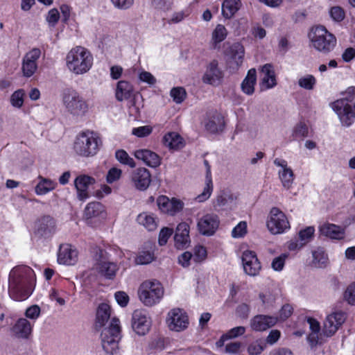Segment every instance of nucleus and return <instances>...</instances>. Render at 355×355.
<instances>
[{
	"mask_svg": "<svg viewBox=\"0 0 355 355\" xmlns=\"http://www.w3.org/2000/svg\"><path fill=\"white\" fill-rule=\"evenodd\" d=\"M222 71L218 68V62L216 60L211 61L207 67L205 73L202 77L205 83L216 85L223 78Z\"/></svg>",
	"mask_w": 355,
	"mask_h": 355,
	"instance_id": "21",
	"label": "nucleus"
},
{
	"mask_svg": "<svg viewBox=\"0 0 355 355\" xmlns=\"http://www.w3.org/2000/svg\"><path fill=\"white\" fill-rule=\"evenodd\" d=\"M355 87H349L343 97L332 103V108L338 114L343 125L349 127L355 120Z\"/></svg>",
	"mask_w": 355,
	"mask_h": 355,
	"instance_id": "2",
	"label": "nucleus"
},
{
	"mask_svg": "<svg viewBox=\"0 0 355 355\" xmlns=\"http://www.w3.org/2000/svg\"><path fill=\"white\" fill-rule=\"evenodd\" d=\"M173 234V230L168 227H164L161 230L159 234V239L158 242L160 245H164L168 239V238L171 236V235Z\"/></svg>",
	"mask_w": 355,
	"mask_h": 355,
	"instance_id": "60",
	"label": "nucleus"
},
{
	"mask_svg": "<svg viewBox=\"0 0 355 355\" xmlns=\"http://www.w3.org/2000/svg\"><path fill=\"white\" fill-rule=\"evenodd\" d=\"M77 252L70 245L62 244L60 246L58 261L60 263L73 265L77 260Z\"/></svg>",
	"mask_w": 355,
	"mask_h": 355,
	"instance_id": "25",
	"label": "nucleus"
},
{
	"mask_svg": "<svg viewBox=\"0 0 355 355\" xmlns=\"http://www.w3.org/2000/svg\"><path fill=\"white\" fill-rule=\"evenodd\" d=\"M60 19V13L56 8L51 9L46 17V21L49 23V26L54 27L58 22Z\"/></svg>",
	"mask_w": 355,
	"mask_h": 355,
	"instance_id": "56",
	"label": "nucleus"
},
{
	"mask_svg": "<svg viewBox=\"0 0 355 355\" xmlns=\"http://www.w3.org/2000/svg\"><path fill=\"white\" fill-rule=\"evenodd\" d=\"M309 129L307 125L302 123L300 122L296 124L293 129V136L295 138H304L308 136Z\"/></svg>",
	"mask_w": 355,
	"mask_h": 355,
	"instance_id": "47",
	"label": "nucleus"
},
{
	"mask_svg": "<svg viewBox=\"0 0 355 355\" xmlns=\"http://www.w3.org/2000/svg\"><path fill=\"white\" fill-rule=\"evenodd\" d=\"M113 6L119 10H128L132 7L134 0H110Z\"/></svg>",
	"mask_w": 355,
	"mask_h": 355,
	"instance_id": "57",
	"label": "nucleus"
},
{
	"mask_svg": "<svg viewBox=\"0 0 355 355\" xmlns=\"http://www.w3.org/2000/svg\"><path fill=\"white\" fill-rule=\"evenodd\" d=\"M152 132V128L148 125L141 126L132 129V134L138 137H144Z\"/></svg>",
	"mask_w": 355,
	"mask_h": 355,
	"instance_id": "62",
	"label": "nucleus"
},
{
	"mask_svg": "<svg viewBox=\"0 0 355 355\" xmlns=\"http://www.w3.org/2000/svg\"><path fill=\"white\" fill-rule=\"evenodd\" d=\"M242 263L245 272L250 276H256L259 274L261 266L253 251L246 250L242 254Z\"/></svg>",
	"mask_w": 355,
	"mask_h": 355,
	"instance_id": "15",
	"label": "nucleus"
},
{
	"mask_svg": "<svg viewBox=\"0 0 355 355\" xmlns=\"http://www.w3.org/2000/svg\"><path fill=\"white\" fill-rule=\"evenodd\" d=\"M247 234V223L245 221H241L235 226L232 231L233 238H241Z\"/></svg>",
	"mask_w": 355,
	"mask_h": 355,
	"instance_id": "50",
	"label": "nucleus"
},
{
	"mask_svg": "<svg viewBox=\"0 0 355 355\" xmlns=\"http://www.w3.org/2000/svg\"><path fill=\"white\" fill-rule=\"evenodd\" d=\"M155 259L154 254L149 251H142L135 258L137 265H144L151 263Z\"/></svg>",
	"mask_w": 355,
	"mask_h": 355,
	"instance_id": "45",
	"label": "nucleus"
},
{
	"mask_svg": "<svg viewBox=\"0 0 355 355\" xmlns=\"http://www.w3.org/2000/svg\"><path fill=\"white\" fill-rule=\"evenodd\" d=\"M97 270L105 278L113 279L116 276L119 267L114 262L102 261L98 264Z\"/></svg>",
	"mask_w": 355,
	"mask_h": 355,
	"instance_id": "34",
	"label": "nucleus"
},
{
	"mask_svg": "<svg viewBox=\"0 0 355 355\" xmlns=\"http://www.w3.org/2000/svg\"><path fill=\"white\" fill-rule=\"evenodd\" d=\"M95 182L96 180L94 178L87 175H80L75 179L74 185L77 191V198L79 200L85 201L89 197V187Z\"/></svg>",
	"mask_w": 355,
	"mask_h": 355,
	"instance_id": "20",
	"label": "nucleus"
},
{
	"mask_svg": "<svg viewBox=\"0 0 355 355\" xmlns=\"http://www.w3.org/2000/svg\"><path fill=\"white\" fill-rule=\"evenodd\" d=\"M137 222L144 226L148 230L153 231L157 227L155 218L153 215L141 213L137 216Z\"/></svg>",
	"mask_w": 355,
	"mask_h": 355,
	"instance_id": "42",
	"label": "nucleus"
},
{
	"mask_svg": "<svg viewBox=\"0 0 355 355\" xmlns=\"http://www.w3.org/2000/svg\"><path fill=\"white\" fill-rule=\"evenodd\" d=\"M315 84L316 79L313 75L311 74L302 76L298 80L299 86L306 90H312L314 88Z\"/></svg>",
	"mask_w": 355,
	"mask_h": 355,
	"instance_id": "44",
	"label": "nucleus"
},
{
	"mask_svg": "<svg viewBox=\"0 0 355 355\" xmlns=\"http://www.w3.org/2000/svg\"><path fill=\"white\" fill-rule=\"evenodd\" d=\"M172 4L171 0H152V6L159 10H167Z\"/></svg>",
	"mask_w": 355,
	"mask_h": 355,
	"instance_id": "63",
	"label": "nucleus"
},
{
	"mask_svg": "<svg viewBox=\"0 0 355 355\" xmlns=\"http://www.w3.org/2000/svg\"><path fill=\"white\" fill-rule=\"evenodd\" d=\"M274 164L281 169L278 172L279 178L282 186L289 189L294 181V173L291 167L288 166L287 162L284 159L276 158L273 162Z\"/></svg>",
	"mask_w": 355,
	"mask_h": 355,
	"instance_id": "16",
	"label": "nucleus"
},
{
	"mask_svg": "<svg viewBox=\"0 0 355 355\" xmlns=\"http://www.w3.org/2000/svg\"><path fill=\"white\" fill-rule=\"evenodd\" d=\"M320 234L331 239L341 240L345 236V230L335 224L324 223L319 227Z\"/></svg>",
	"mask_w": 355,
	"mask_h": 355,
	"instance_id": "26",
	"label": "nucleus"
},
{
	"mask_svg": "<svg viewBox=\"0 0 355 355\" xmlns=\"http://www.w3.org/2000/svg\"><path fill=\"white\" fill-rule=\"evenodd\" d=\"M257 82V71L255 69H250L241 83V90L247 95H252L254 92V86Z\"/></svg>",
	"mask_w": 355,
	"mask_h": 355,
	"instance_id": "31",
	"label": "nucleus"
},
{
	"mask_svg": "<svg viewBox=\"0 0 355 355\" xmlns=\"http://www.w3.org/2000/svg\"><path fill=\"white\" fill-rule=\"evenodd\" d=\"M287 255L285 254H282L280 256L275 258L271 263L272 268L276 271L282 270Z\"/></svg>",
	"mask_w": 355,
	"mask_h": 355,
	"instance_id": "58",
	"label": "nucleus"
},
{
	"mask_svg": "<svg viewBox=\"0 0 355 355\" xmlns=\"http://www.w3.org/2000/svg\"><path fill=\"white\" fill-rule=\"evenodd\" d=\"M55 220L50 216H44L38 218L34 225V234L35 236L48 239L55 232Z\"/></svg>",
	"mask_w": 355,
	"mask_h": 355,
	"instance_id": "11",
	"label": "nucleus"
},
{
	"mask_svg": "<svg viewBox=\"0 0 355 355\" xmlns=\"http://www.w3.org/2000/svg\"><path fill=\"white\" fill-rule=\"evenodd\" d=\"M135 157L147 166L156 168L161 164V157L155 152L148 149H139L134 152Z\"/></svg>",
	"mask_w": 355,
	"mask_h": 355,
	"instance_id": "24",
	"label": "nucleus"
},
{
	"mask_svg": "<svg viewBox=\"0 0 355 355\" xmlns=\"http://www.w3.org/2000/svg\"><path fill=\"white\" fill-rule=\"evenodd\" d=\"M101 145V139L98 134L93 131H84L79 133L74 141L73 149L76 154L82 157L95 155Z\"/></svg>",
	"mask_w": 355,
	"mask_h": 355,
	"instance_id": "4",
	"label": "nucleus"
},
{
	"mask_svg": "<svg viewBox=\"0 0 355 355\" xmlns=\"http://www.w3.org/2000/svg\"><path fill=\"white\" fill-rule=\"evenodd\" d=\"M66 62L70 71L80 75L90 69L93 64V56L85 48L76 46L67 53Z\"/></svg>",
	"mask_w": 355,
	"mask_h": 355,
	"instance_id": "3",
	"label": "nucleus"
},
{
	"mask_svg": "<svg viewBox=\"0 0 355 355\" xmlns=\"http://www.w3.org/2000/svg\"><path fill=\"white\" fill-rule=\"evenodd\" d=\"M104 212V207L99 202H91L88 203L85 209L84 215L87 219L96 218Z\"/></svg>",
	"mask_w": 355,
	"mask_h": 355,
	"instance_id": "38",
	"label": "nucleus"
},
{
	"mask_svg": "<svg viewBox=\"0 0 355 355\" xmlns=\"http://www.w3.org/2000/svg\"><path fill=\"white\" fill-rule=\"evenodd\" d=\"M329 14L331 17L336 21H343L345 16L344 10L340 6L332 7L330 9Z\"/></svg>",
	"mask_w": 355,
	"mask_h": 355,
	"instance_id": "53",
	"label": "nucleus"
},
{
	"mask_svg": "<svg viewBox=\"0 0 355 355\" xmlns=\"http://www.w3.org/2000/svg\"><path fill=\"white\" fill-rule=\"evenodd\" d=\"M33 324L26 318H19L14 325L12 330L19 338H27L32 331Z\"/></svg>",
	"mask_w": 355,
	"mask_h": 355,
	"instance_id": "29",
	"label": "nucleus"
},
{
	"mask_svg": "<svg viewBox=\"0 0 355 355\" xmlns=\"http://www.w3.org/2000/svg\"><path fill=\"white\" fill-rule=\"evenodd\" d=\"M231 59L234 60L237 67L243 62L244 57V47L240 43H234L230 46Z\"/></svg>",
	"mask_w": 355,
	"mask_h": 355,
	"instance_id": "40",
	"label": "nucleus"
},
{
	"mask_svg": "<svg viewBox=\"0 0 355 355\" xmlns=\"http://www.w3.org/2000/svg\"><path fill=\"white\" fill-rule=\"evenodd\" d=\"M277 319L275 317L257 315L250 320L251 328L256 331H265L277 323Z\"/></svg>",
	"mask_w": 355,
	"mask_h": 355,
	"instance_id": "23",
	"label": "nucleus"
},
{
	"mask_svg": "<svg viewBox=\"0 0 355 355\" xmlns=\"http://www.w3.org/2000/svg\"><path fill=\"white\" fill-rule=\"evenodd\" d=\"M225 127L223 117L218 114L211 116L205 123L206 130L210 133L215 134L222 132Z\"/></svg>",
	"mask_w": 355,
	"mask_h": 355,
	"instance_id": "33",
	"label": "nucleus"
},
{
	"mask_svg": "<svg viewBox=\"0 0 355 355\" xmlns=\"http://www.w3.org/2000/svg\"><path fill=\"white\" fill-rule=\"evenodd\" d=\"M241 6V0H225L222 4V15L225 19H231Z\"/></svg>",
	"mask_w": 355,
	"mask_h": 355,
	"instance_id": "36",
	"label": "nucleus"
},
{
	"mask_svg": "<svg viewBox=\"0 0 355 355\" xmlns=\"http://www.w3.org/2000/svg\"><path fill=\"white\" fill-rule=\"evenodd\" d=\"M110 316L111 308L110 305L106 303L99 304L96 315V328H101L104 327L110 319Z\"/></svg>",
	"mask_w": 355,
	"mask_h": 355,
	"instance_id": "28",
	"label": "nucleus"
},
{
	"mask_svg": "<svg viewBox=\"0 0 355 355\" xmlns=\"http://www.w3.org/2000/svg\"><path fill=\"white\" fill-rule=\"evenodd\" d=\"M41 309L38 305L34 304L26 309L25 315L27 318L36 320L40 315Z\"/></svg>",
	"mask_w": 355,
	"mask_h": 355,
	"instance_id": "54",
	"label": "nucleus"
},
{
	"mask_svg": "<svg viewBox=\"0 0 355 355\" xmlns=\"http://www.w3.org/2000/svg\"><path fill=\"white\" fill-rule=\"evenodd\" d=\"M207 250L202 245H197L194 248L193 259L196 262H202L207 257Z\"/></svg>",
	"mask_w": 355,
	"mask_h": 355,
	"instance_id": "51",
	"label": "nucleus"
},
{
	"mask_svg": "<svg viewBox=\"0 0 355 355\" xmlns=\"http://www.w3.org/2000/svg\"><path fill=\"white\" fill-rule=\"evenodd\" d=\"M313 265L316 268H324L327 266L328 257L322 248H318L312 252Z\"/></svg>",
	"mask_w": 355,
	"mask_h": 355,
	"instance_id": "41",
	"label": "nucleus"
},
{
	"mask_svg": "<svg viewBox=\"0 0 355 355\" xmlns=\"http://www.w3.org/2000/svg\"><path fill=\"white\" fill-rule=\"evenodd\" d=\"M157 204L162 212L167 213L171 216L180 212L184 207V203L181 200L175 198L170 200L164 196H159L157 198Z\"/></svg>",
	"mask_w": 355,
	"mask_h": 355,
	"instance_id": "18",
	"label": "nucleus"
},
{
	"mask_svg": "<svg viewBox=\"0 0 355 355\" xmlns=\"http://www.w3.org/2000/svg\"><path fill=\"white\" fill-rule=\"evenodd\" d=\"M182 139L176 132H168L164 135L163 143L165 146L171 149H179L182 146Z\"/></svg>",
	"mask_w": 355,
	"mask_h": 355,
	"instance_id": "39",
	"label": "nucleus"
},
{
	"mask_svg": "<svg viewBox=\"0 0 355 355\" xmlns=\"http://www.w3.org/2000/svg\"><path fill=\"white\" fill-rule=\"evenodd\" d=\"M265 345L261 340H255L248 347V355H259L264 349Z\"/></svg>",
	"mask_w": 355,
	"mask_h": 355,
	"instance_id": "46",
	"label": "nucleus"
},
{
	"mask_svg": "<svg viewBox=\"0 0 355 355\" xmlns=\"http://www.w3.org/2000/svg\"><path fill=\"white\" fill-rule=\"evenodd\" d=\"M206 167L205 186L203 191L196 197V200L201 202L207 200L211 196L213 191V183L211 175V167L207 160H204Z\"/></svg>",
	"mask_w": 355,
	"mask_h": 355,
	"instance_id": "27",
	"label": "nucleus"
},
{
	"mask_svg": "<svg viewBox=\"0 0 355 355\" xmlns=\"http://www.w3.org/2000/svg\"><path fill=\"white\" fill-rule=\"evenodd\" d=\"M311 44L318 51L327 54L336 45V38L323 26H318L313 28L310 35Z\"/></svg>",
	"mask_w": 355,
	"mask_h": 355,
	"instance_id": "6",
	"label": "nucleus"
},
{
	"mask_svg": "<svg viewBox=\"0 0 355 355\" xmlns=\"http://www.w3.org/2000/svg\"><path fill=\"white\" fill-rule=\"evenodd\" d=\"M35 285L34 271L27 266L13 268L9 274L8 293L15 301H23L32 293Z\"/></svg>",
	"mask_w": 355,
	"mask_h": 355,
	"instance_id": "1",
	"label": "nucleus"
},
{
	"mask_svg": "<svg viewBox=\"0 0 355 355\" xmlns=\"http://www.w3.org/2000/svg\"><path fill=\"white\" fill-rule=\"evenodd\" d=\"M344 299L351 305H355V282L349 284L344 293Z\"/></svg>",
	"mask_w": 355,
	"mask_h": 355,
	"instance_id": "52",
	"label": "nucleus"
},
{
	"mask_svg": "<svg viewBox=\"0 0 355 355\" xmlns=\"http://www.w3.org/2000/svg\"><path fill=\"white\" fill-rule=\"evenodd\" d=\"M131 180L137 189L144 191L151 182V175L147 168L140 167L132 172Z\"/></svg>",
	"mask_w": 355,
	"mask_h": 355,
	"instance_id": "19",
	"label": "nucleus"
},
{
	"mask_svg": "<svg viewBox=\"0 0 355 355\" xmlns=\"http://www.w3.org/2000/svg\"><path fill=\"white\" fill-rule=\"evenodd\" d=\"M262 83L267 89L272 88L277 85L273 67L270 64H264L261 69Z\"/></svg>",
	"mask_w": 355,
	"mask_h": 355,
	"instance_id": "30",
	"label": "nucleus"
},
{
	"mask_svg": "<svg viewBox=\"0 0 355 355\" xmlns=\"http://www.w3.org/2000/svg\"><path fill=\"white\" fill-rule=\"evenodd\" d=\"M41 55V51L38 48H33L27 52L22 59L21 71L26 78H30L37 69V62Z\"/></svg>",
	"mask_w": 355,
	"mask_h": 355,
	"instance_id": "12",
	"label": "nucleus"
},
{
	"mask_svg": "<svg viewBox=\"0 0 355 355\" xmlns=\"http://www.w3.org/2000/svg\"><path fill=\"white\" fill-rule=\"evenodd\" d=\"M245 332V328L243 326L236 327L229 330L226 335L229 339L237 338L238 336H242Z\"/></svg>",
	"mask_w": 355,
	"mask_h": 355,
	"instance_id": "64",
	"label": "nucleus"
},
{
	"mask_svg": "<svg viewBox=\"0 0 355 355\" xmlns=\"http://www.w3.org/2000/svg\"><path fill=\"white\" fill-rule=\"evenodd\" d=\"M11 104L16 107H20L24 103V92L23 90H17L15 92L10 98Z\"/></svg>",
	"mask_w": 355,
	"mask_h": 355,
	"instance_id": "55",
	"label": "nucleus"
},
{
	"mask_svg": "<svg viewBox=\"0 0 355 355\" xmlns=\"http://www.w3.org/2000/svg\"><path fill=\"white\" fill-rule=\"evenodd\" d=\"M166 322L171 330L181 331L187 328L189 318L183 309L175 308L168 312Z\"/></svg>",
	"mask_w": 355,
	"mask_h": 355,
	"instance_id": "10",
	"label": "nucleus"
},
{
	"mask_svg": "<svg viewBox=\"0 0 355 355\" xmlns=\"http://www.w3.org/2000/svg\"><path fill=\"white\" fill-rule=\"evenodd\" d=\"M218 217L214 214H207L202 216L197 224L199 232L205 236L213 235L218 229Z\"/></svg>",
	"mask_w": 355,
	"mask_h": 355,
	"instance_id": "17",
	"label": "nucleus"
},
{
	"mask_svg": "<svg viewBox=\"0 0 355 355\" xmlns=\"http://www.w3.org/2000/svg\"><path fill=\"white\" fill-rule=\"evenodd\" d=\"M121 173L122 171L119 168L115 167L110 168L107 174V182L112 184L118 180L121 175Z\"/></svg>",
	"mask_w": 355,
	"mask_h": 355,
	"instance_id": "59",
	"label": "nucleus"
},
{
	"mask_svg": "<svg viewBox=\"0 0 355 355\" xmlns=\"http://www.w3.org/2000/svg\"><path fill=\"white\" fill-rule=\"evenodd\" d=\"M242 343L240 342H231L227 343L225 347V352L227 354L234 355L239 352Z\"/></svg>",
	"mask_w": 355,
	"mask_h": 355,
	"instance_id": "61",
	"label": "nucleus"
},
{
	"mask_svg": "<svg viewBox=\"0 0 355 355\" xmlns=\"http://www.w3.org/2000/svg\"><path fill=\"white\" fill-rule=\"evenodd\" d=\"M227 35V31L225 26L218 24L211 34L210 48L211 49H219L220 43L222 42Z\"/></svg>",
	"mask_w": 355,
	"mask_h": 355,
	"instance_id": "32",
	"label": "nucleus"
},
{
	"mask_svg": "<svg viewBox=\"0 0 355 355\" xmlns=\"http://www.w3.org/2000/svg\"><path fill=\"white\" fill-rule=\"evenodd\" d=\"M63 105L73 116H83L88 110V105L80 93L72 88L64 90L62 96Z\"/></svg>",
	"mask_w": 355,
	"mask_h": 355,
	"instance_id": "7",
	"label": "nucleus"
},
{
	"mask_svg": "<svg viewBox=\"0 0 355 355\" xmlns=\"http://www.w3.org/2000/svg\"><path fill=\"white\" fill-rule=\"evenodd\" d=\"M39 182L35 187V192L37 195H45L47 193L54 190L57 186V183L50 179L38 177Z\"/></svg>",
	"mask_w": 355,
	"mask_h": 355,
	"instance_id": "37",
	"label": "nucleus"
},
{
	"mask_svg": "<svg viewBox=\"0 0 355 355\" xmlns=\"http://www.w3.org/2000/svg\"><path fill=\"white\" fill-rule=\"evenodd\" d=\"M346 316L343 311H335L328 315L324 322V334L327 336H333L345 321Z\"/></svg>",
	"mask_w": 355,
	"mask_h": 355,
	"instance_id": "14",
	"label": "nucleus"
},
{
	"mask_svg": "<svg viewBox=\"0 0 355 355\" xmlns=\"http://www.w3.org/2000/svg\"><path fill=\"white\" fill-rule=\"evenodd\" d=\"M138 294L140 300L146 306H151L162 298L164 288L158 281H146L140 286Z\"/></svg>",
	"mask_w": 355,
	"mask_h": 355,
	"instance_id": "8",
	"label": "nucleus"
},
{
	"mask_svg": "<svg viewBox=\"0 0 355 355\" xmlns=\"http://www.w3.org/2000/svg\"><path fill=\"white\" fill-rule=\"evenodd\" d=\"M101 338L103 349L107 354H118L119 343L121 338L120 322L118 318H111L109 326L103 329Z\"/></svg>",
	"mask_w": 355,
	"mask_h": 355,
	"instance_id": "5",
	"label": "nucleus"
},
{
	"mask_svg": "<svg viewBox=\"0 0 355 355\" xmlns=\"http://www.w3.org/2000/svg\"><path fill=\"white\" fill-rule=\"evenodd\" d=\"M150 319L145 311L137 309L133 312L132 327L137 334L144 336L147 334L150 329Z\"/></svg>",
	"mask_w": 355,
	"mask_h": 355,
	"instance_id": "13",
	"label": "nucleus"
},
{
	"mask_svg": "<svg viewBox=\"0 0 355 355\" xmlns=\"http://www.w3.org/2000/svg\"><path fill=\"white\" fill-rule=\"evenodd\" d=\"M132 93L133 87L130 83L125 80L118 82L115 95L119 101L130 98Z\"/></svg>",
	"mask_w": 355,
	"mask_h": 355,
	"instance_id": "35",
	"label": "nucleus"
},
{
	"mask_svg": "<svg viewBox=\"0 0 355 355\" xmlns=\"http://www.w3.org/2000/svg\"><path fill=\"white\" fill-rule=\"evenodd\" d=\"M115 157L118 162L123 165L129 166L131 168H134L136 166L134 159L124 150H117L115 152Z\"/></svg>",
	"mask_w": 355,
	"mask_h": 355,
	"instance_id": "43",
	"label": "nucleus"
},
{
	"mask_svg": "<svg viewBox=\"0 0 355 355\" xmlns=\"http://www.w3.org/2000/svg\"><path fill=\"white\" fill-rule=\"evenodd\" d=\"M267 227L272 234H277L289 229L290 225L286 215L278 208L273 207L270 212Z\"/></svg>",
	"mask_w": 355,
	"mask_h": 355,
	"instance_id": "9",
	"label": "nucleus"
},
{
	"mask_svg": "<svg viewBox=\"0 0 355 355\" xmlns=\"http://www.w3.org/2000/svg\"><path fill=\"white\" fill-rule=\"evenodd\" d=\"M174 241L175 245L178 249H184L189 245V225L187 223H180L177 226Z\"/></svg>",
	"mask_w": 355,
	"mask_h": 355,
	"instance_id": "22",
	"label": "nucleus"
},
{
	"mask_svg": "<svg viewBox=\"0 0 355 355\" xmlns=\"http://www.w3.org/2000/svg\"><path fill=\"white\" fill-rule=\"evenodd\" d=\"M186 91L182 87H174L171 91V96L176 103H181L186 98Z\"/></svg>",
	"mask_w": 355,
	"mask_h": 355,
	"instance_id": "49",
	"label": "nucleus"
},
{
	"mask_svg": "<svg viewBox=\"0 0 355 355\" xmlns=\"http://www.w3.org/2000/svg\"><path fill=\"white\" fill-rule=\"evenodd\" d=\"M315 230L313 227H308L299 232V238L301 241L300 247H302L305 243L309 242V239L313 236Z\"/></svg>",
	"mask_w": 355,
	"mask_h": 355,
	"instance_id": "48",
	"label": "nucleus"
}]
</instances>
